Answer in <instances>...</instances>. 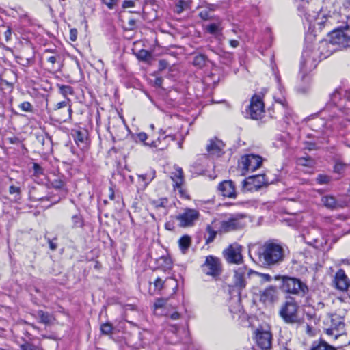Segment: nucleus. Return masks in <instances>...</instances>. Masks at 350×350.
<instances>
[{"label":"nucleus","mask_w":350,"mask_h":350,"mask_svg":"<svg viewBox=\"0 0 350 350\" xmlns=\"http://www.w3.org/2000/svg\"><path fill=\"white\" fill-rule=\"evenodd\" d=\"M298 163L303 166L311 167L314 161L310 158L301 157L298 159Z\"/></svg>","instance_id":"44"},{"label":"nucleus","mask_w":350,"mask_h":350,"mask_svg":"<svg viewBox=\"0 0 350 350\" xmlns=\"http://www.w3.org/2000/svg\"><path fill=\"white\" fill-rule=\"evenodd\" d=\"M36 317L40 319V323L44 325H49L54 320L53 315L43 310L37 311Z\"/></svg>","instance_id":"25"},{"label":"nucleus","mask_w":350,"mask_h":350,"mask_svg":"<svg viewBox=\"0 0 350 350\" xmlns=\"http://www.w3.org/2000/svg\"><path fill=\"white\" fill-rule=\"evenodd\" d=\"M262 158L257 154H246L241 157L239 167L245 172H252L260 168L262 163Z\"/></svg>","instance_id":"8"},{"label":"nucleus","mask_w":350,"mask_h":350,"mask_svg":"<svg viewBox=\"0 0 350 350\" xmlns=\"http://www.w3.org/2000/svg\"><path fill=\"white\" fill-rule=\"evenodd\" d=\"M71 135L79 148L81 149L87 148L88 142V133L86 130L73 129L71 131Z\"/></svg>","instance_id":"18"},{"label":"nucleus","mask_w":350,"mask_h":350,"mask_svg":"<svg viewBox=\"0 0 350 350\" xmlns=\"http://www.w3.org/2000/svg\"><path fill=\"white\" fill-rule=\"evenodd\" d=\"M202 269L206 275H211L214 278L219 276L222 270L220 259L211 255L206 256V260L202 266Z\"/></svg>","instance_id":"10"},{"label":"nucleus","mask_w":350,"mask_h":350,"mask_svg":"<svg viewBox=\"0 0 350 350\" xmlns=\"http://www.w3.org/2000/svg\"><path fill=\"white\" fill-rule=\"evenodd\" d=\"M200 213L196 209L185 208L182 213L176 216L178 226L181 228L193 226L199 219Z\"/></svg>","instance_id":"9"},{"label":"nucleus","mask_w":350,"mask_h":350,"mask_svg":"<svg viewBox=\"0 0 350 350\" xmlns=\"http://www.w3.org/2000/svg\"><path fill=\"white\" fill-rule=\"evenodd\" d=\"M247 275L248 276H251V275L258 276L260 279V281H262V282H270L271 280V277L270 275H269L267 273H258L257 271H253L251 269H250L248 271Z\"/></svg>","instance_id":"34"},{"label":"nucleus","mask_w":350,"mask_h":350,"mask_svg":"<svg viewBox=\"0 0 350 350\" xmlns=\"http://www.w3.org/2000/svg\"><path fill=\"white\" fill-rule=\"evenodd\" d=\"M224 147V144L221 140H211L206 146V150L210 154L219 155Z\"/></svg>","instance_id":"23"},{"label":"nucleus","mask_w":350,"mask_h":350,"mask_svg":"<svg viewBox=\"0 0 350 350\" xmlns=\"http://www.w3.org/2000/svg\"><path fill=\"white\" fill-rule=\"evenodd\" d=\"M259 260L266 267H273L281 263L284 258V250L277 243L266 242L260 248Z\"/></svg>","instance_id":"1"},{"label":"nucleus","mask_w":350,"mask_h":350,"mask_svg":"<svg viewBox=\"0 0 350 350\" xmlns=\"http://www.w3.org/2000/svg\"><path fill=\"white\" fill-rule=\"evenodd\" d=\"M179 317H180V314L177 312H175L171 314V319H172L174 320H176V319H179Z\"/></svg>","instance_id":"64"},{"label":"nucleus","mask_w":350,"mask_h":350,"mask_svg":"<svg viewBox=\"0 0 350 350\" xmlns=\"http://www.w3.org/2000/svg\"><path fill=\"white\" fill-rule=\"evenodd\" d=\"M219 227L217 226L216 221H214L212 225H208L206 231L208 233V237L206 239V243H209L213 241L218 231Z\"/></svg>","instance_id":"28"},{"label":"nucleus","mask_w":350,"mask_h":350,"mask_svg":"<svg viewBox=\"0 0 350 350\" xmlns=\"http://www.w3.org/2000/svg\"><path fill=\"white\" fill-rule=\"evenodd\" d=\"M103 2L109 8H113L116 3V0H102Z\"/></svg>","instance_id":"52"},{"label":"nucleus","mask_w":350,"mask_h":350,"mask_svg":"<svg viewBox=\"0 0 350 350\" xmlns=\"http://www.w3.org/2000/svg\"><path fill=\"white\" fill-rule=\"evenodd\" d=\"M345 165L341 162H337L334 165V171L338 174H340L345 170Z\"/></svg>","instance_id":"49"},{"label":"nucleus","mask_w":350,"mask_h":350,"mask_svg":"<svg viewBox=\"0 0 350 350\" xmlns=\"http://www.w3.org/2000/svg\"><path fill=\"white\" fill-rule=\"evenodd\" d=\"M136 55L138 59L145 60L150 56V53L146 50H141L136 54Z\"/></svg>","instance_id":"48"},{"label":"nucleus","mask_w":350,"mask_h":350,"mask_svg":"<svg viewBox=\"0 0 350 350\" xmlns=\"http://www.w3.org/2000/svg\"><path fill=\"white\" fill-rule=\"evenodd\" d=\"M218 188L224 196L232 198L236 197L235 187L231 180L223 181Z\"/></svg>","instance_id":"20"},{"label":"nucleus","mask_w":350,"mask_h":350,"mask_svg":"<svg viewBox=\"0 0 350 350\" xmlns=\"http://www.w3.org/2000/svg\"><path fill=\"white\" fill-rule=\"evenodd\" d=\"M57 58H59V56L53 55L47 57L46 60L48 62H49L53 66L55 63L57 62Z\"/></svg>","instance_id":"56"},{"label":"nucleus","mask_w":350,"mask_h":350,"mask_svg":"<svg viewBox=\"0 0 350 350\" xmlns=\"http://www.w3.org/2000/svg\"><path fill=\"white\" fill-rule=\"evenodd\" d=\"M206 61V57L204 55H196L193 61V64L194 66H198L199 68H202L205 66Z\"/></svg>","instance_id":"35"},{"label":"nucleus","mask_w":350,"mask_h":350,"mask_svg":"<svg viewBox=\"0 0 350 350\" xmlns=\"http://www.w3.org/2000/svg\"><path fill=\"white\" fill-rule=\"evenodd\" d=\"M33 168L36 173L40 174L42 173V167L38 163H33Z\"/></svg>","instance_id":"59"},{"label":"nucleus","mask_w":350,"mask_h":350,"mask_svg":"<svg viewBox=\"0 0 350 350\" xmlns=\"http://www.w3.org/2000/svg\"><path fill=\"white\" fill-rule=\"evenodd\" d=\"M163 83V79L161 77H157L154 81L156 87H161Z\"/></svg>","instance_id":"58"},{"label":"nucleus","mask_w":350,"mask_h":350,"mask_svg":"<svg viewBox=\"0 0 350 350\" xmlns=\"http://www.w3.org/2000/svg\"><path fill=\"white\" fill-rule=\"evenodd\" d=\"M267 183V180L264 174H258L250 176L247 180L243 181V186L246 187L247 185H253L256 189L260 188Z\"/></svg>","instance_id":"22"},{"label":"nucleus","mask_w":350,"mask_h":350,"mask_svg":"<svg viewBox=\"0 0 350 350\" xmlns=\"http://www.w3.org/2000/svg\"><path fill=\"white\" fill-rule=\"evenodd\" d=\"M57 87L59 88V92L66 98L68 94L72 95L73 94L74 92L72 90V88L69 85H57Z\"/></svg>","instance_id":"36"},{"label":"nucleus","mask_w":350,"mask_h":350,"mask_svg":"<svg viewBox=\"0 0 350 350\" xmlns=\"http://www.w3.org/2000/svg\"><path fill=\"white\" fill-rule=\"evenodd\" d=\"M77 37V30L76 29H71L70 31V39L72 41H75Z\"/></svg>","instance_id":"53"},{"label":"nucleus","mask_w":350,"mask_h":350,"mask_svg":"<svg viewBox=\"0 0 350 350\" xmlns=\"http://www.w3.org/2000/svg\"><path fill=\"white\" fill-rule=\"evenodd\" d=\"M311 350H336V349L329 345L327 342L324 340H320L319 342H314L313 343Z\"/></svg>","instance_id":"31"},{"label":"nucleus","mask_w":350,"mask_h":350,"mask_svg":"<svg viewBox=\"0 0 350 350\" xmlns=\"http://www.w3.org/2000/svg\"><path fill=\"white\" fill-rule=\"evenodd\" d=\"M245 215L243 214H236L232 215L226 220L219 222L218 231L219 233H226L232 230H236L243 228L245 223L243 219Z\"/></svg>","instance_id":"7"},{"label":"nucleus","mask_w":350,"mask_h":350,"mask_svg":"<svg viewBox=\"0 0 350 350\" xmlns=\"http://www.w3.org/2000/svg\"><path fill=\"white\" fill-rule=\"evenodd\" d=\"M72 228H81L83 225L82 217L80 215H75L72 217Z\"/></svg>","instance_id":"37"},{"label":"nucleus","mask_w":350,"mask_h":350,"mask_svg":"<svg viewBox=\"0 0 350 350\" xmlns=\"http://www.w3.org/2000/svg\"><path fill=\"white\" fill-rule=\"evenodd\" d=\"M242 247L238 243L230 245L224 250V256L229 263L240 264L243 262Z\"/></svg>","instance_id":"13"},{"label":"nucleus","mask_w":350,"mask_h":350,"mask_svg":"<svg viewBox=\"0 0 350 350\" xmlns=\"http://www.w3.org/2000/svg\"><path fill=\"white\" fill-rule=\"evenodd\" d=\"M120 20L122 22V27L125 30H130L131 26V18L129 16V12L122 10L120 12Z\"/></svg>","instance_id":"26"},{"label":"nucleus","mask_w":350,"mask_h":350,"mask_svg":"<svg viewBox=\"0 0 350 350\" xmlns=\"http://www.w3.org/2000/svg\"><path fill=\"white\" fill-rule=\"evenodd\" d=\"M168 66V63L166 60L161 59L159 62V70L162 71L165 70Z\"/></svg>","instance_id":"51"},{"label":"nucleus","mask_w":350,"mask_h":350,"mask_svg":"<svg viewBox=\"0 0 350 350\" xmlns=\"http://www.w3.org/2000/svg\"><path fill=\"white\" fill-rule=\"evenodd\" d=\"M317 53L310 50H304L300 64L301 72L306 73L314 69L318 64Z\"/></svg>","instance_id":"12"},{"label":"nucleus","mask_w":350,"mask_h":350,"mask_svg":"<svg viewBox=\"0 0 350 350\" xmlns=\"http://www.w3.org/2000/svg\"><path fill=\"white\" fill-rule=\"evenodd\" d=\"M152 204L156 209H161V213L163 215H166L167 214L168 200L166 198H162L158 200H152Z\"/></svg>","instance_id":"24"},{"label":"nucleus","mask_w":350,"mask_h":350,"mask_svg":"<svg viewBox=\"0 0 350 350\" xmlns=\"http://www.w3.org/2000/svg\"><path fill=\"white\" fill-rule=\"evenodd\" d=\"M335 105L338 110H349L350 109V91L347 92L344 98H341L340 93L336 90L330 95V103Z\"/></svg>","instance_id":"14"},{"label":"nucleus","mask_w":350,"mask_h":350,"mask_svg":"<svg viewBox=\"0 0 350 350\" xmlns=\"http://www.w3.org/2000/svg\"><path fill=\"white\" fill-rule=\"evenodd\" d=\"M248 271L245 267H241L234 271V284L236 287L240 289L245 287V275H247Z\"/></svg>","instance_id":"19"},{"label":"nucleus","mask_w":350,"mask_h":350,"mask_svg":"<svg viewBox=\"0 0 350 350\" xmlns=\"http://www.w3.org/2000/svg\"><path fill=\"white\" fill-rule=\"evenodd\" d=\"M21 350H42L39 346L30 342H25L20 346Z\"/></svg>","instance_id":"42"},{"label":"nucleus","mask_w":350,"mask_h":350,"mask_svg":"<svg viewBox=\"0 0 350 350\" xmlns=\"http://www.w3.org/2000/svg\"><path fill=\"white\" fill-rule=\"evenodd\" d=\"M260 301L264 304L270 305L276 301L278 299V292L277 288L273 286H269L259 293Z\"/></svg>","instance_id":"17"},{"label":"nucleus","mask_w":350,"mask_h":350,"mask_svg":"<svg viewBox=\"0 0 350 350\" xmlns=\"http://www.w3.org/2000/svg\"><path fill=\"white\" fill-rule=\"evenodd\" d=\"M330 178L326 175L319 174L317 177V181L319 184H327L329 182Z\"/></svg>","instance_id":"47"},{"label":"nucleus","mask_w":350,"mask_h":350,"mask_svg":"<svg viewBox=\"0 0 350 350\" xmlns=\"http://www.w3.org/2000/svg\"><path fill=\"white\" fill-rule=\"evenodd\" d=\"M174 191L178 193L180 198L187 199L189 196L187 194L186 191L183 189V185H173Z\"/></svg>","instance_id":"39"},{"label":"nucleus","mask_w":350,"mask_h":350,"mask_svg":"<svg viewBox=\"0 0 350 350\" xmlns=\"http://www.w3.org/2000/svg\"><path fill=\"white\" fill-rule=\"evenodd\" d=\"M20 19L23 23H27L28 24L31 23V19H30L29 16L27 14L21 15L20 16Z\"/></svg>","instance_id":"55"},{"label":"nucleus","mask_w":350,"mask_h":350,"mask_svg":"<svg viewBox=\"0 0 350 350\" xmlns=\"http://www.w3.org/2000/svg\"><path fill=\"white\" fill-rule=\"evenodd\" d=\"M167 305V300L165 299H158L154 302V309L155 310H158L159 309H162L163 308H165Z\"/></svg>","instance_id":"41"},{"label":"nucleus","mask_w":350,"mask_h":350,"mask_svg":"<svg viewBox=\"0 0 350 350\" xmlns=\"http://www.w3.org/2000/svg\"><path fill=\"white\" fill-rule=\"evenodd\" d=\"M154 286L155 287L160 290L163 288V280L161 279V278H157L155 281H154Z\"/></svg>","instance_id":"54"},{"label":"nucleus","mask_w":350,"mask_h":350,"mask_svg":"<svg viewBox=\"0 0 350 350\" xmlns=\"http://www.w3.org/2000/svg\"><path fill=\"white\" fill-rule=\"evenodd\" d=\"M298 304L293 297H287L282 305L279 314L286 323H295L299 321Z\"/></svg>","instance_id":"5"},{"label":"nucleus","mask_w":350,"mask_h":350,"mask_svg":"<svg viewBox=\"0 0 350 350\" xmlns=\"http://www.w3.org/2000/svg\"><path fill=\"white\" fill-rule=\"evenodd\" d=\"M199 16L202 19V20H204V21H207V20H214L215 18H217V17L215 16H212L210 14V12H209V10H202L201 12H200L199 13Z\"/></svg>","instance_id":"38"},{"label":"nucleus","mask_w":350,"mask_h":350,"mask_svg":"<svg viewBox=\"0 0 350 350\" xmlns=\"http://www.w3.org/2000/svg\"><path fill=\"white\" fill-rule=\"evenodd\" d=\"M113 330L112 325L109 323H105L101 325L100 331L103 334H110Z\"/></svg>","instance_id":"40"},{"label":"nucleus","mask_w":350,"mask_h":350,"mask_svg":"<svg viewBox=\"0 0 350 350\" xmlns=\"http://www.w3.org/2000/svg\"><path fill=\"white\" fill-rule=\"evenodd\" d=\"M122 6L124 8L131 7V0L125 1L123 3Z\"/></svg>","instance_id":"63"},{"label":"nucleus","mask_w":350,"mask_h":350,"mask_svg":"<svg viewBox=\"0 0 350 350\" xmlns=\"http://www.w3.org/2000/svg\"><path fill=\"white\" fill-rule=\"evenodd\" d=\"M321 201L324 206L329 209H335L340 206L334 197L332 196H325L322 197Z\"/></svg>","instance_id":"27"},{"label":"nucleus","mask_w":350,"mask_h":350,"mask_svg":"<svg viewBox=\"0 0 350 350\" xmlns=\"http://www.w3.org/2000/svg\"><path fill=\"white\" fill-rule=\"evenodd\" d=\"M345 325L342 317L338 314H331L329 317V327L325 329V334L336 340L345 332Z\"/></svg>","instance_id":"6"},{"label":"nucleus","mask_w":350,"mask_h":350,"mask_svg":"<svg viewBox=\"0 0 350 350\" xmlns=\"http://www.w3.org/2000/svg\"><path fill=\"white\" fill-rule=\"evenodd\" d=\"M265 113V105L260 95H254L250 100L247 113L252 119L258 120L262 117Z\"/></svg>","instance_id":"11"},{"label":"nucleus","mask_w":350,"mask_h":350,"mask_svg":"<svg viewBox=\"0 0 350 350\" xmlns=\"http://www.w3.org/2000/svg\"><path fill=\"white\" fill-rule=\"evenodd\" d=\"M18 59H19L20 63L24 66H28L32 64L34 62L33 57L26 58H24L23 57H18Z\"/></svg>","instance_id":"45"},{"label":"nucleus","mask_w":350,"mask_h":350,"mask_svg":"<svg viewBox=\"0 0 350 350\" xmlns=\"http://www.w3.org/2000/svg\"><path fill=\"white\" fill-rule=\"evenodd\" d=\"M230 44L232 47L233 48H236L239 46V41L236 40H230Z\"/></svg>","instance_id":"62"},{"label":"nucleus","mask_w":350,"mask_h":350,"mask_svg":"<svg viewBox=\"0 0 350 350\" xmlns=\"http://www.w3.org/2000/svg\"><path fill=\"white\" fill-rule=\"evenodd\" d=\"M137 138L141 142H143L144 145L148 146L151 148H157V144L156 141H152L151 143L146 142V140L148 138L147 134L146 133L142 132L137 135Z\"/></svg>","instance_id":"33"},{"label":"nucleus","mask_w":350,"mask_h":350,"mask_svg":"<svg viewBox=\"0 0 350 350\" xmlns=\"http://www.w3.org/2000/svg\"><path fill=\"white\" fill-rule=\"evenodd\" d=\"M255 340L259 347L267 350L271 346L272 336L269 330L258 328L255 332Z\"/></svg>","instance_id":"15"},{"label":"nucleus","mask_w":350,"mask_h":350,"mask_svg":"<svg viewBox=\"0 0 350 350\" xmlns=\"http://www.w3.org/2000/svg\"><path fill=\"white\" fill-rule=\"evenodd\" d=\"M11 35H12V29L10 28H8L5 31V38L6 41H8L10 39Z\"/></svg>","instance_id":"60"},{"label":"nucleus","mask_w":350,"mask_h":350,"mask_svg":"<svg viewBox=\"0 0 350 350\" xmlns=\"http://www.w3.org/2000/svg\"><path fill=\"white\" fill-rule=\"evenodd\" d=\"M9 193L11 195L16 194V198L19 199L21 198V189L18 187L11 185L9 187Z\"/></svg>","instance_id":"46"},{"label":"nucleus","mask_w":350,"mask_h":350,"mask_svg":"<svg viewBox=\"0 0 350 350\" xmlns=\"http://www.w3.org/2000/svg\"><path fill=\"white\" fill-rule=\"evenodd\" d=\"M275 280L282 281L280 288L286 293L304 297L308 292V286L298 278L278 275L275 277Z\"/></svg>","instance_id":"3"},{"label":"nucleus","mask_w":350,"mask_h":350,"mask_svg":"<svg viewBox=\"0 0 350 350\" xmlns=\"http://www.w3.org/2000/svg\"><path fill=\"white\" fill-rule=\"evenodd\" d=\"M335 284L337 288L341 291H345L350 285L349 280L345 273V271L340 269L335 275Z\"/></svg>","instance_id":"21"},{"label":"nucleus","mask_w":350,"mask_h":350,"mask_svg":"<svg viewBox=\"0 0 350 350\" xmlns=\"http://www.w3.org/2000/svg\"><path fill=\"white\" fill-rule=\"evenodd\" d=\"M20 109L25 112H32L33 111V106L32 105L27 101L23 102L19 105Z\"/></svg>","instance_id":"43"},{"label":"nucleus","mask_w":350,"mask_h":350,"mask_svg":"<svg viewBox=\"0 0 350 350\" xmlns=\"http://www.w3.org/2000/svg\"><path fill=\"white\" fill-rule=\"evenodd\" d=\"M53 187L56 189H61L64 186V183L60 179H55L52 182Z\"/></svg>","instance_id":"50"},{"label":"nucleus","mask_w":350,"mask_h":350,"mask_svg":"<svg viewBox=\"0 0 350 350\" xmlns=\"http://www.w3.org/2000/svg\"><path fill=\"white\" fill-rule=\"evenodd\" d=\"M48 113L57 122H66L72 118V105L70 99L66 98L54 105L51 109H48Z\"/></svg>","instance_id":"4"},{"label":"nucleus","mask_w":350,"mask_h":350,"mask_svg":"<svg viewBox=\"0 0 350 350\" xmlns=\"http://www.w3.org/2000/svg\"><path fill=\"white\" fill-rule=\"evenodd\" d=\"M171 178L174 183L173 185H183L184 182L183 170L180 167L176 168V170L172 173Z\"/></svg>","instance_id":"30"},{"label":"nucleus","mask_w":350,"mask_h":350,"mask_svg":"<svg viewBox=\"0 0 350 350\" xmlns=\"http://www.w3.org/2000/svg\"><path fill=\"white\" fill-rule=\"evenodd\" d=\"M214 20L216 21V23L207 25L205 29L209 33L216 35L221 30V21L219 18H217Z\"/></svg>","instance_id":"29"},{"label":"nucleus","mask_w":350,"mask_h":350,"mask_svg":"<svg viewBox=\"0 0 350 350\" xmlns=\"http://www.w3.org/2000/svg\"><path fill=\"white\" fill-rule=\"evenodd\" d=\"M191 238L188 235L183 236L178 241L180 249L183 253H185L186 250L191 245Z\"/></svg>","instance_id":"32"},{"label":"nucleus","mask_w":350,"mask_h":350,"mask_svg":"<svg viewBox=\"0 0 350 350\" xmlns=\"http://www.w3.org/2000/svg\"><path fill=\"white\" fill-rule=\"evenodd\" d=\"M317 148H319V146H317L316 145V144H314V143H307V145L306 146V148L309 150H315Z\"/></svg>","instance_id":"57"},{"label":"nucleus","mask_w":350,"mask_h":350,"mask_svg":"<svg viewBox=\"0 0 350 350\" xmlns=\"http://www.w3.org/2000/svg\"><path fill=\"white\" fill-rule=\"evenodd\" d=\"M334 46L342 47L350 46V17L347 18V25L344 29H336L329 34V40L321 42L320 48H327L328 51L324 54V57L332 53L336 49Z\"/></svg>","instance_id":"2"},{"label":"nucleus","mask_w":350,"mask_h":350,"mask_svg":"<svg viewBox=\"0 0 350 350\" xmlns=\"http://www.w3.org/2000/svg\"><path fill=\"white\" fill-rule=\"evenodd\" d=\"M48 243L51 250H55L57 249V244L53 243L51 239H48Z\"/></svg>","instance_id":"61"},{"label":"nucleus","mask_w":350,"mask_h":350,"mask_svg":"<svg viewBox=\"0 0 350 350\" xmlns=\"http://www.w3.org/2000/svg\"><path fill=\"white\" fill-rule=\"evenodd\" d=\"M137 190H144L148 184L154 178L155 171L151 167H148L143 172L137 174Z\"/></svg>","instance_id":"16"}]
</instances>
